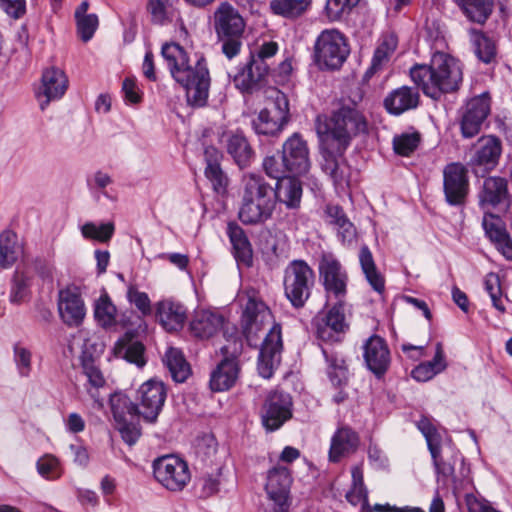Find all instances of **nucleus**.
<instances>
[{
	"mask_svg": "<svg viewBox=\"0 0 512 512\" xmlns=\"http://www.w3.org/2000/svg\"><path fill=\"white\" fill-rule=\"evenodd\" d=\"M161 55L173 79L185 89L188 104L193 107L205 106L210 88V75L205 58L195 55L192 62L184 48L174 42L165 43L161 48Z\"/></svg>",
	"mask_w": 512,
	"mask_h": 512,
	"instance_id": "nucleus-1",
	"label": "nucleus"
},
{
	"mask_svg": "<svg viewBox=\"0 0 512 512\" xmlns=\"http://www.w3.org/2000/svg\"><path fill=\"white\" fill-rule=\"evenodd\" d=\"M320 145L332 146L338 154L345 153L353 138L368 130V123L355 105L343 104L332 115L320 114L315 119Z\"/></svg>",
	"mask_w": 512,
	"mask_h": 512,
	"instance_id": "nucleus-2",
	"label": "nucleus"
},
{
	"mask_svg": "<svg viewBox=\"0 0 512 512\" xmlns=\"http://www.w3.org/2000/svg\"><path fill=\"white\" fill-rule=\"evenodd\" d=\"M412 81L423 93L435 100L442 94L456 91L463 78L460 62L454 57L437 52L430 64H417L410 69Z\"/></svg>",
	"mask_w": 512,
	"mask_h": 512,
	"instance_id": "nucleus-3",
	"label": "nucleus"
},
{
	"mask_svg": "<svg viewBox=\"0 0 512 512\" xmlns=\"http://www.w3.org/2000/svg\"><path fill=\"white\" fill-rule=\"evenodd\" d=\"M275 210L273 187L260 175L246 174L242 178L239 220L246 225L263 224Z\"/></svg>",
	"mask_w": 512,
	"mask_h": 512,
	"instance_id": "nucleus-4",
	"label": "nucleus"
},
{
	"mask_svg": "<svg viewBox=\"0 0 512 512\" xmlns=\"http://www.w3.org/2000/svg\"><path fill=\"white\" fill-rule=\"evenodd\" d=\"M213 25L224 55L228 59L238 55L245 29V21L239 11L227 1L220 3L214 12Z\"/></svg>",
	"mask_w": 512,
	"mask_h": 512,
	"instance_id": "nucleus-5",
	"label": "nucleus"
},
{
	"mask_svg": "<svg viewBox=\"0 0 512 512\" xmlns=\"http://www.w3.org/2000/svg\"><path fill=\"white\" fill-rule=\"evenodd\" d=\"M350 54L345 36L336 29L323 30L314 43V60L322 70L339 69Z\"/></svg>",
	"mask_w": 512,
	"mask_h": 512,
	"instance_id": "nucleus-6",
	"label": "nucleus"
},
{
	"mask_svg": "<svg viewBox=\"0 0 512 512\" xmlns=\"http://www.w3.org/2000/svg\"><path fill=\"white\" fill-rule=\"evenodd\" d=\"M315 283L313 269L303 260H293L284 270V293L293 307L302 308Z\"/></svg>",
	"mask_w": 512,
	"mask_h": 512,
	"instance_id": "nucleus-7",
	"label": "nucleus"
},
{
	"mask_svg": "<svg viewBox=\"0 0 512 512\" xmlns=\"http://www.w3.org/2000/svg\"><path fill=\"white\" fill-rule=\"evenodd\" d=\"M233 348L230 346L221 347L224 358L211 372L209 385L214 392H224L231 389L239 379L240 365L237 355L241 352L242 344L234 339Z\"/></svg>",
	"mask_w": 512,
	"mask_h": 512,
	"instance_id": "nucleus-8",
	"label": "nucleus"
},
{
	"mask_svg": "<svg viewBox=\"0 0 512 512\" xmlns=\"http://www.w3.org/2000/svg\"><path fill=\"white\" fill-rule=\"evenodd\" d=\"M155 479L167 490L181 491L190 481L188 464L174 455L157 458L153 462Z\"/></svg>",
	"mask_w": 512,
	"mask_h": 512,
	"instance_id": "nucleus-9",
	"label": "nucleus"
},
{
	"mask_svg": "<svg viewBox=\"0 0 512 512\" xmlns=\"http://www.w3.org/2000/svg\"><path fill=\"white\" fill-rule=\"evenodd\" d=\"M167 396L163 382L154 379L144 382L137 390L139 415L148 423H155Z\"/></svg>",
	"mask_w": 512,
	"mask_h": 512,
	"instance_id": "nucleus-10",
	"label": "nucleus"
},
{
	"mask_svg": "<svg viewBox=\"0 0 512 512\" xmlns=\"http://www.w3.org/2000/svg\"><path fill=\"white\" fill-rule=\"evenodd\" d=\"M490 113V97L482 93L468 100L460 109V130L464 138L476 136Z\"/></svg>",
	"mask_w": 512,
	"mask_h": 512,
	"instance_id": "nucleus-11",
	"label": "nucleus"
},
{
	"mask_svg": "<svg viewBox=\"0 0 512 512\" xmlns=\"http://www.w3.org/2000/svg\"><path fill=\"white\" fill-rule=\"evenodd\" d=\"M319 276L325 291L338 301H343L347 292L348 275L341 263L332 255L324 254L319 262Z\"/></svg>",
	"mask_w": 512,
	"mask_h": 512,
	"instance_id": "nucleus-12",
	"label": "nucleus"
},
{
	"mask_svg": "<svg viewBox=\"0 0 512 512\" xmlns=\"http://www.w3.org/2000/svg\"><path fill=\"white\" fill-rule=\"evenodd\" d=\"M283 349L281 326L273 324L263 340L258 357L259 374L266 379L272 377L281 362Z\"/></svg>",
	"mask_w": 512,
	"mask_h": 512,
	"instance_id": "nucleus-13",
	"label": "nucleus"
},
{
	"mask_svg": "<svg viewBox=\"0 0 512 512\" xmlns=\"http://www.w3.org/2000/svg\"><path fill=\"white\" fill-rule=\"evenodd\" d=\"M443 189L449 205H463L469 190L468 171L461 163H450L443 170Z\"/></svg>",
	"mask_w": 512,
	"mask_h": 512,
	"instance_id": "nucleus-14",
	"label": "nucleus"
},
{
	"mask_svg": "<svg viewBox=\"0 0 512 512\" xmlns=\"http://www.w3.org/2000/svg\"><path fill=\"white\" fill-rule=\"evenodd\" d=\"M282 155L289 174L305 175L311 166L306 140L298 132L293 133L282 145Z\"/></svg>",
	"mask_w": 512,
	"mask_h": 512,
	"instance_id": "nucleus-15",
	"label": "nucleus"
},
{
	"mask_svg": "<svg viewBox=\"0 0 512 512\" xmlns=\"http://www.w3.org/2000/svg\"><path fill=\"white\" fill-rule=\"evenodd\" d=\"M291 398L281 392L271 393L263 407L262 423L268 431L279 429L291 418Z\"/></svg>",
	"mask_w": 512,
	"mask_h": 512,
	"instance_id": "nucleus-16",
	"label": "nucleus"
},
{
	"mask_svg": "<svg viewBox=\"0 0 512 512\" xmlns=\"http://www.w3.org/2000/svg\"><path fill=\"white\" fill-rule=\"evenodd\" d=\"M68 78L65 72L55 66L46 68L41 77V86L37 93L41 110H45L51 101L63 97L68 89Z\"/></svg>",
	"mask_w": 512,
	"mask_h": 512,
	"instance_id": "nucleus-17",
	"label": "nucleus"
},
{
	"mask_svg": "<svg viewBox=\"0 0 512 512\" xmlns=\"http://www.w3.org/2000/svg\"><path fill=\"white\" fill-rule=\"evenodd\" d=\"M363 357L368 369L380 378L389 368L391 357L386 341L378 336H370L363 344Z\"/></svg>",
	"mask_w": 512,
	"mask_h": 512,
	"instance_id": "nucleus-18",
	"label": "nucleus"
},
{
	"mask_svg": "<svg viewBox=\"0 0 512 512\" xmlns=\"http://www.w3.org/2000/svg\"><path fill=\"white\" fill-rule=\"evenodd\" d=\"M323 157L322 170L330 176L337 188L344 189L349 185L351 167L344 158V153L338 154L335 147L320 145Z\"/></svg>",
	"mask_w": 512,
	"mask_h": 512,
	"instance_id": "nucleus-19",
	"label": "nucleus"
},
{
	"mask_svg": "<svg viewBox=\"0 0 512 512\" xmlns=\"http://www.w3.org/2000/svg\"><path fill=\"white\" fill-rule=\"evenodd\" d=\"M220 142L241 169L250 165L254 157V150L243 131L239 129L226 130L222 133Z\"/></svg>",
	"mask_w": 512,
	"mask_h": 512,
	"instance_id": "nucleus-20",
	"label": "nucleus"
},
{
	"mask_svg": "<svg viewBox=\"0 0 512 512\" xmlns=\"http://www.w3.org/2000/svg\"><path fill=\"white\" fill-rule=\"evenodd\" d=\"M58 311L68 326H78L85 316V306L76 287H67L59 291Z\"/></svg>",
	"mask_w": 512,
	"mask_h": 512,
	"instance_id": "nucleus-21",
	"label": "nucleus"
},
{
	"mask_svg": "<svg viewBox=\"0 0 512 512\" xmlns=\"http://www.w3.org/2000/svg\"><path fill=\"white\" fill-rule=\"evenodd\" d=\"M272 318L266 304L256 297L249 296L243 312V329L247 340L250 342L266 323Z\"/></svg>",
	"mask_w": 512,
	"mask_h": 512,
	"instance_id": "nucleus-22",
	"label": "nucleus"
},
{
	"mask_svg": "<svg viewBox=\"0 0 512 512\" xmlns=\"http://www.w3.org/2000/svg\"><path fill=\"white\" fill-rule=\"evenodd\" d=\"M156 318L168 332H176L183 328L187 319L186 307L172 298L156 303Z\"/></svg>",
	"mask_w": 512,
	"mask_h": 512,
	"instance_id": "nucleus-23",
	"label": "nucleus"
},
{
	"mask_svg": "<svg viewBox=\"0 0 512 512\" xmlns=\"http://www.w3.org/2000/svg\"><path fill=\"white\" fill-rule=\"evenodd\" d=\"M292 483L293 477L290 469L286 465L277 463L266 472L264 485L266 496L291 499Z\"/></svg>",
	"mask_w": 512,
	"mask_h": 512,
	"instance_id": "nucleus-24",
	"label": "nucleus"
},
{
	"mask_svg": "<svg viewBox=\"0 0 512 512\" xmlns=\"http://www.w3.org/2000/svg\"><path fill=\"white\" fill-rule=\"evenodd\" d=\"M343 301H338L329 311L316 320V333L324 341L334 339V334L342 333L347 328L343 312Z\"/></svg>",
	"mask_w": 512,
	"mask_h": 512,
	"instance_id": "nucleus-25",
	"label": "nucleus"
},
{
	"mask_svg": "<svg viewBox=\"0 0 512 512\" xmlns=\"http://www.w3.org/2000/svg\"><path fill=\"white\" fill-rule=\"evenodd\" d=\"M483 228L497 250L506 259H512V240L503 225L502 220L491 212H484Z\"/></svg>",
	"mask_w": 512,
	"mask_h": 512,
	"instance_id": "nucleus-26",
	"label": "nucleus"
},
{
	"mask_svg": "<svg viewBox=\"0 0 512 512\" xmlns=\"http://www.w3.org/2000/svg\"><path fill=\"white\" fill-rule=\"evenodd\" d=\"M359 445L358 434L349 427H340L331 438L329 460L339 462L342 458L354 453Z\"/></svg>",
	"mask_w": 512,
	"mask_h": 512,
	"instance_id": "nucleus-27",
	"label": "nucleus"
},
{
	"mask_svg": "<svg viewBox=\"0 0 512 512\" xmlns=\"http://www.w3.org/2000/svg\"><path fill=\"white\" fill-rule=\"evenodd\" d=\"M508 200L507 182L501 177H489L484 180L483 189L479 194V205L484 212H490Z\"/></svg>",
	"mask_w": 512,
	"mask_h": 512,
	"instance_id": "nucleus-28",
	"label": "nucleus"
},
{
	"mask_svg": "<svg viewBox=\"0 0 512 512\" xmlns=\"http://www.w3.org/2000/svg\"><path fill=\"white\" fill-rule=\"evenodd\" d=\"M419 104L417 89L402 86L391 91L384 100V106L391 115H401L406 111L415 109Z\"/></svg>",
	"mask_w": 512,
	"mask_h": 512,
	"instance_id": "nucleus-29",
	"label": "nucleus"
},
{
	"mask_svg": "<svg viewBox=\"0 0 512 512\" xmlns=\"http://www.w3.org/2000/svg\"><path fill=\"white\" fill-rule=\"evenodd\" d=\"M501 150V141L497 137L492 135L483 136L475 144L471 164L492 169L498 163Z\"/></svg>",
	"mask_w": 512,
	"mask_h": 512,
	"instance_id": "nucleus-30",
	"label": "nucleus"
},
{
	"mask_svg": "<svg viewBox=\"0 0 512 512\" xmlns=\"http://www.w3.org/2000/svg\"><path fill=\"white\" fill-rule=\"evenodd\" d=\"M226 233L236 261L250 267L253 262V249L243 228L232 221L227 224Z\"/></svg>",
	"mask_w": 512,
	"mask_h": 512,
	"instance_id": "nucleus-31",
	"label": "nucleus"
},
{
	"mask_svg": "<svg viewBox=\"0 0 512 512\" xmlns=\"http://www.w3.org/2000/svg\"><path fill=\"white\" fill-rule=\"evenodd\" d=\"M224 318L210 310L196 311L190 322V330L200 339H208L217 334L223 327Z\"/></svg>",
	"mask_w": 512,
	"mask_h": 512,
	"instance_id": "nucleus-32",
	"label": "nucleus"
},
{
	"mask_svg": "<svg viewBox=\"0 0 512 512\" xmlns=\"http://www.w3.org/2000/svg\"><path fill=\"white\" fill-rule=\"evenodd\" d=\"M268 75L266 66L254 65L251 60L234 76L233 83L242 93H252L258 89Z\"/></svg>",
	"mask_w": 512,
	"mask_h": 512,
	"instance_id": "nucleus-33",
	"label": "nucleus"
},
{
	"mask_svg": "<svg viewBox=\"0 0 512 512\" xmlns=\"http://www.w3.org/2000/svg\"><path fill=\"white\" fill-rule=\"evenodd\" d=\"M274 201L284 204L288 209H298L302 198V184L295 178L287 176L280 179L273 188Z\"/></svg>",
	"mask_w": 512,
	"mask_h": 512,
	"instance_id": "nucleus-34",
	"label": "nucleus"
},
{
	"mask_svg": "<svg viewBox=\"0 0 512 512\" xmlns=\"http://www.w3.org/2000/svg\"><path fill=\"white\" fill-rule=\"evenodd\" d=\"M447 367L443 345L438 342L435 347V355L431 361L422 362L412 371L411 376L418 382L431 380L437 374L443 372Z\"/></svg>",
	"mask_w": 512,
	"mask_h": 512,
	"instance_id": "nucleus-35",
	"label": "nucleus"
},
{
	"mask_svg": "<svg viewBox=\"0 0 512 512\" xmlns=\"http://www.w3.org/2000/svg\"><path fill=\"white\" fill-rule=\"evenodd\" d=\"M32 274L23 269H16L12 275L9 289V302L21 305L29 301L31 296Z\"/></svg>",
	"mask_w": 512,
	"mask_h": 512,
	"instance_id": "nucleus-36",
	"label": "nucleus"
},
{
	"mask_svg": "<svg viewBox=\"0 0 512 512\" xmlns=\"http://www.w3.org/2000/svg\"><path fill=\"white\" fill-rule=\"evenodd\" d=\"M359 262L362 272L370 286L378 293H382L385 289V279L378 271L373 255L368 248L364 245L359 251Z\"/></svg>",
	"mask_w": 512,
	"mask_h": 512,
	"instance_id": "nucleus-37",
	"label": "nucleus"
},
{
	"mask_svg": "<svg viewBox=\"0 0 512 512\" xmlns=\"http://www.w3.org/2000/svg\"><path fill=\"white\" fill-rule=\"evenodd\" d=\"M110 407L116 423L141 417L137 404L122 392H115L110 396Z\"/></svg>",
	"mask_w": 512,
	"mask_h": 512,
	"instance_id": "nucleus-38",
	"label": "nucleus"
},
{
	"mask_svg": "<svg viewBox=\"0 0 512 512\" xmlns=\"http://www.w3.org/2000/svg\"><path fill=\"white\" fill-rule=\"evenodd\" d=\"M286 123L277 114L265 108L253 119L252 127L258 135L274 136L283 129Z\"/></svg>",
	"mask_w": 512,
	"mask_h": 512,
	"instance_id": "nucleus-39",
	"label": "nucleus"
},
{
	"mask_svg": "<svg viewBox=\"0 0 512 512\" xmlns=\"http://www.w3.org/2000/svg\"><path fill=\"white\" fill-rule=\"evenodd\" d=\"M19 245L17 234L6 229L0 233V267H11L18 258Z\"/></svg>",
	"mask_w": 512,
	"mask_h": 512,
	"instance_id": "nucleus-40",
	"label": "nucleus"
},
{
	"mask_svg": "<svg viewBox=\"0 0 512 512\" xmlns=\"http://www.w3.org/2000/svg\"><path fill=\"white\" fill-rule=\"evenodd\" d=\"M166 364L174 381L182 383L190 375V365L185 360L183 353L176 348H169L164 356Z\"/></svg>",
	"mask_w": 512,
	"mask_h": 512,
	"instance_id": "nucleus-41",
	"label": "nucleus"
},
{
	"mask_svg": "<svg viewBox=\"0 0 512 512\" xmlns=\"http://www.w3.org/2000/svg\"><path fill=\"white\" fill-rule=\"evenodd\" d=\"M82 367L83 372L88 379V383L91 386V388L88 389V393L93 399L95 406L100 409L103 407V400L99 396L98 389L105 385V378L92 359L87 360L84 358L82 361Z\"/></svg>",
	"mask_w": 512,
	"mask_h": 512,
	"instance_id": "nucleus-42",
	"label": "nucleus"
},
{
	"mask_svg": "<svg viewBox=\"0 0 512 512\" xmlns=\"http://www.w3.org/2000/svg\"><path fill=\"white\" fill-rule=\"evenodd\" d=\"M310 4L311 0H271L269 8L275 15L293 19L302 15Z\"/></svg>",
	"mask_w": 512,
	"mask_h": 512,
	"instance_id": "nucleus-43",
	"label": "nucleus"
},
{
	"mask_svg": "<svg viewBox=\"0 0 512 512\" xmlns=\"http://www.w3.org/2000/svg\"><path fill=\"white\" fill-rule=\"evenodd\" d=\"M322 353L328 364L327 373L334 386L342 387L347 383V367L339 355L322 348Z\"/></svg>",
	"mask_w": 512,
	"mask_h": 512,
	"instance_id": "nucleus-44",
	"label": "nucleus"
},
{
	"mask_svg": "<svg viewBox=\"0 0 512 512\" xmlns=\"http://www.w3.org/2000/svg\"><path fill=\"white\" fill-rule=\"evenodd\" d=\"M463 13L473 22L484 23L493 9L492 0H465L459 5Z\"/></svg>",
	"mask_w": 512,
	"mask_h": 512,
	"instance_id": "nucleus-45",
	"label": "nucleus"
},
{
	"mask_svg": "<svg viewBox=\"0 0 512 512\" xmlns=\"http://www.w3.org/2000/svg\"><path fill=\"white\" fill-rule=\"evenodd\" d=\"M470 40L479 60L490 63L494 59L496 55L495 44L488 36L481 31L472 29L470 30Z\"/></svg>",
	"mask_w": 512,
	"mask_h": 512,
	"instance_id": "nucleus-46",
	"label": "nucleus"
},
{
	"mask_svg": "<svg viewBox=\"0 0 512 512\" xmlns=\"http://www.w3.org/2000/svg\"><path fill=\"white\" fill-rule=\"evenodd\" d=\"M116 313V306L112 303L108 294L101 295L94 307V315L99 325L104 328L115 325Z\"/></svg>",
	"mask_w": 512,
	"mask_h": 512,
	"instance_id": "nucleus-47",
	"label": "nucleus"
},
{
	"mask_svg": "<svg viewBox=\"0 0 512 512\" xmlns=\"http://www.w3.org/2000/svg\"><path fill=\"white\" fill-rule=\"evenodd\" d=\"M352 486L346 493V499L352 505L359 504L365 505L368 502V492L364 485L363 471L360 467L355 466L352 468Z\"/></svg>",
	"mask_w": 512,
	"mask_h": 512,
	"instance_id": "nucleus-48",
	"label": "nucleus"
},
{
	"mask_svg": "<svg viewBox=\"0 0 512 512\" xmlns=\"http://www.w3.org/2000/svg\"><path fill=\"white\" fill-rule=\"evenodd\" d=\"M144 350L143 344L137 341L129 345H125L123 342H117L114 347L115 356L122 357L138 367H143L146 363Z\"/></svg>",
	"mask_w": 512,
	"mask_h": 512,
	"instance_id": "nucleus-49",
	"label": "nucleus"
},
{
	"mask_svg": "<svg viewBox=\"0 0 512 512\" xmlns=\"http://www.w3.org/2000/svg\"><path fill=\"white\" fill-rule=\"evenodd\" d=\"M115 231L112 222L96 225L94 222H86L81 226V234L85 239L95 240L98 242H108Z\"/></svg>",
	"mask_w": 512,
	"mask_h": 512,
	"instance_id": "nucleus-50",
	"label": "nucleus"
},
{
	"mask_svg": "<svg viewBox=\"0 0 512 512\" xmlns=\"http://www.w3.org/2000/svg\"><path fill=\"white\" fill-rule=\"evenodd\" d=\"M262 166L265 173L269 177L277 179V181L287 177L286 174L289 173L288 167L284 161V157L282 154L266 156L263 159Z\"/></svg>",
	"mask_w": 512,
	"mask_h": 512,
	"instance_id": "nucleus-51",
	"label": "nucleus"
},
{
	"mask_svg": "<svg viewBox=\"0 0 512 512\" xmlns=\"http://www.w3.org/2000/svg\"><path fill=\"white\" fill-rule=\"evenodd\" d=\"M419 143L420 134L418 132L403 133L393 139L394 151L401 156H409L416 150Z\"/></svg>",
	"mask_w": 512,
	"mask_h": 512,
	"instance_id": "nucleus-52",
	"label": "nucleus"
},
{
	"mask_svg": "<svg viewBox=\"0 0 512 512\" xmlns=\"http://www.w3.org/2000/svg\"><path fill=\"white\" fill-rule=\"evenodd\" d=\"M278 52V44L274 41L264 42L257 50L251 52L250 60L254 65L266 66L270 71V59Z\"/></svg>",
	"mask_w": 512,
	"mask_h": 512,
	"instance_id": "nucleus-53",
	"label": "nucleus"
},
{
	"mask_svg": "<svg viewBox=\"0 0 512 512\" xmlns=\"http://www.w3.org/2000/svg\"><path fill=\"white\" fill-rule=\"evenodd\" d=\"M416 425L425 437L429 451L441 446V436L428 417L422 416Z\"/></svg>",
	"mask_w": 512,
	"mask_h": 512,
	"instance_id": "nucleus-54",
	"label": "nucleus"
},
{
	"mask_svg": "<svg viewBox=\"0 0 512 512\" xmlns=\"http://www.w3.org/2000/svg\"><path fill=\"white\" fill-rule=\"evenodd\" d=\"M485 289L488 292L493 306L501 313L505 312V306L501 300V285L497 274L489 273L484 280Z\"/></svg>",
	"mask_w": 512,
	"mask_h": 512,
	"instance_id": "nucleus-55",
	"label": "nucleus"
},
{
	"mask_svg": "<svg viewBox=\"0 0 512 512\" xmlns=\"http://www.w3.org/2000/svg\"><path fill=\"white\" fill-rule=\"evenodd\" d=\"M32 353L20 344L14 345V362L18 373L22 377L29 376L31 372Z\"/></svg>",
	"mask_w": 512,
	"mask_h": 512,
	"instance_id": "nucleus-56",
	"label": "nucleus"
},
{
	"mask_svg": "<svg viewBox=\"0 0 512 512\" xmlns=\"http://www.w3.org/2000/svg\"><path fill=\"white\" fill-rule=\"evenodd\" d=\"M116 427L119 430L124 442L130 446L135 444L141 435V430L137 419H129L124 420L123 422H117Z\"/></svg>",
	"mask_w": 512,
	"mask_h": 512,
	"instance_id": "nucleus-57",
	"label": "nucleus"
},
{
	"mask_svg": "<svg viewBox=\"0 0 512 512\" xmlns=\"http://www.w3.org/2000/svg\"><path fill=\"white\" fill-rule=\"evenodd\" d=\"M359 0H327L326 11L331 20H338L351 11Z\"/></svg>",
	"mask_w": 512,
	"mask_h": 512,
	"instance_id": "nucleus-58",
	"label": "nucleus"
},
{
	"mask_svg": "<svg viewBox=\"0 0 512 512\" xmlns=\"http://www.w3.org/2000/svg\"><path fill=\"white\" fill-rule=\"evenodd\" d=\"M77 32L84 42H88L94 35L98 27V17L96 14L84 15V17L76 19Z\"/></svg>",
	"mask_w": 512,
	"mask_h": 512,
	"instance_id": "nucleus-59",
	"label": "nucleus"
},
{
	"mask_svg": "<svg viewBox=\"0 0 512 512\" xmlns=\"http://www.w3.org/2000/svg\"><path fill=\"white\" fill-rule=\"evenodd\" d=\"M127 299L143 314H151V301L145 292L139 291L135 286L130 285L127 290Z\"/></svg>",
	"mask_w": 512,
	"mask_h": 512,
	"instance_id": "nucleus-60",
	"label": "nucleus"
},
{
	"mask_svg": "<svg viewBox=\"0 0 512 512\" xmlns=\"http://www.w3.org/2000/svg\"><path fill=\"white\" fill-rule=\"evenodd\" d=\"M37 469L39 474L46 479H56L61 475L58 460L50 455L38 460Z\"/></svg>",
	"mask_w": 512,
	"mask_h": 512,
	"instance_id": "nucleus-61",
	"label": "nucleus"
},
{
	"mask_svg": "<svg viewBox=\"0 0 512 512\" xmlns=\"http://www.w3.org/2000/svg\"><path fill=\"white\" fill-rule=\"evenodd\" d=\"M171 6V0H149L147 10L151 14V20L155 24H164L167 20V9Z\"/></svg>",
	"mask_w": 512,
	"mask_h": 512,
	"instance_id": "nucleus-62",
	"label": "nucleus"
},
{
	"mask_svg": "<svg viewBox=\"0 0 512 512\" xmlns=\"http://www.w3.org/2000/svg\"><path fill=\"white\" fill-rule=\"evenodd\" d=\"M205 176L212 183L215 191H224L227 185V177L224 175L220 163L206 165Z\"/></svg>",
	"mask_w": 512,
	"mask_h": 512,
	"instance_id": "nucleus-63",
	"label": "nucleus"
},
{
	"mask_svg": "<svg viewBox=\"0 0 512 512\" xmlns=\"http://www.w3.org/2000/svg\"><path fill=\"white\" fill-rule=\"evenodd\" d=\"M433 464L436 473L439 477H442L443 481H446L450 477L454 476V467L450 463L444 461L440 455L441 446L437 447L436 450L430 451Z\"/></svg>",
	"mask_w": 512,
	"mask_h": 512,
	"instance_id": "nucleus-64",
	"label": "nucleus"
}]
</instances>
